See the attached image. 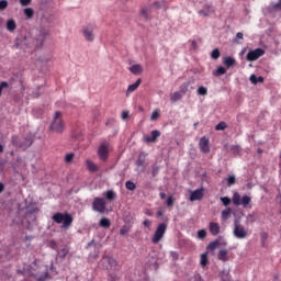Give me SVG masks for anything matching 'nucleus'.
Listing matches in <instances>:
<instances>
[{"label":"nucleus","mask_w":281,"mask_h":281,"mask_svg":"<svg viewBox=\"0 0 281 281\" xmlns=\"http://www.w3.org/2000/svg\"><path fill=\"white\" fill-rule=\"evenodd\" d=\"M52 218L57 225L63 223L61 229H69L70 226L74 225V216L69 213H55Z\"/></svg>","instance_id":"obj_1"},{"label":"nucleus","mask_w":281,"mask_h":281,"mask_svg":"<svg viewBox=\"0 0 281 281\" xmlns=\"http://www.w3.org/2000/svg\"><path fill=\"white\" fill-rule=\"evenodd\" d=\"M49 131L57 133L58 135H63V133H65V121L63 120V113L58 111L55 112L53 121L49 125Z\"/></svg>","instance_id":"obj_2"},{"label":"nucleus","mask_w":281,"mask_h":281,"mask_svg":"<svg viewBox=\"0 0 281 281\" xmlns=\"http://www.w3.org/2000/svg\"><path fill=\"white\" fill-rule=\"evenodd\" d=\"M232 201H233V205H236L237 207L241 205L245 210H247V207H249L251 203V196L249 195L240 196V193L235 192L233 194Z\"/></svg>","instance_id":"obj_3"},{"label":"nucleus","mask_w":281,"mask_h":281,"mask_svg":"<svg viewBox=\"0 0 281 281\" xmlns=\"http://www.w3.org/2000/svg\"><path fill=\"white\" fill-rule=\"evenodd\" d=\"M12 145L15 146V148H21V150H26V148H30L34 142L30 137H22L19 138V136H12L11 138Z\"/></svg>","instance_id":"obj_4"},{"label":"nucleus","mask_w":281,"mask_h":281,"mask_svg":"<svg viewBox=\"0 0 281 281\" xmlns=\"http://www.w3.org/2000/svg\"><path fill=\"white\" fill-rule=\"evenodd\" d=\"M168 231V224L166 223H160L155 233H154V236L151 237V243L154 245H157V243H159L164 236H166V232Z\"/></svg>","instance_id":"obj_5"},{"label":"nucleus","mask_w":281,"mask_h":281,"mask_svg":"<svg viewBox=\"0 0 281 281\" xmlns=\"http://www.w3.org/2000/svg\"><path fill=\"white\" fill-rule=\"evenodd\" d=\"M233 234L235 238H239L240 240L248 236L247 229H245V226H243L238 220L234 222Z\"/></svg>","instance_id":"obj_6"},{"label":"nucleus","mask_w":281,"mask_h":281,"mask_svg":"<svg viewBox=\"0 0 281 281\" xmlns=\"http://www.w3.org/2000/svg\"><path fill=\"white\" fill-rule=\"evenodd\" d=\"M81 32L83 38L89 43H93V41H95V34L93 33L95 32V24H88L83 26Z\"/></svg>","instance_id":"obj_7"},{"label":"nucleus","mask_w":281,"mask_h":281,"mask_svg":"<svg viewBox=\"0 0 281 281\" xmlns=\"http://www.w3.org/2000/svg\"><path fill=\"white\" fill-rule=\"evenodd\" d=\"M92 210L93 212H99V214H104L106 212V201L103 198H94Z\"/></svg>","instance_id":"obj_8"},{"label":"nucleus","mask_w":281,"mask_h":281,"mask_svg":"<svg viewBox=\"0 0 281 281\" xmlns=\"http://www.w3.org/2000/svg\"><path fill=\"white\" fill-rule=\"evenodd\" d=\"M265 56V49L257 48L254 50H250L247 53L246 58L249 60V63H254L255 60H258V58Z\"/></svg>","instance_id":"obj_9"},{"label":"nucleus","mask_w":281,"mask_h":281,"mask_svg":"<svg viewBox=\"0 0 281 281\" xmlns=\"http://www.w3.org/2000/svg\"><path fill=\"white\" fill-rule=\"evenodd\" d=\"M98 156L101 161H106V159H109V144L103 143L99 146Z\"/></svg>","instance_id":"obj_10"},{"label":"nucleus","mask_w":281,"mask_h":281,"mask_svg":"<svg viewBox=\"0 0 281 281\" xmlns=\"http://www.w3.org/2000/svg\"><path fill=\"white\" fill-rule=\"evenodd\" d=\"M102 265L104 269H116L117 267V261L113 257L105 256L102 259Z\"/></svg>","instance_id":"obj_11"},{"label":"nucleus","mask_w":281,"mask_h":281,"mask_svg":"<svg viewBox=\"0 0 281 281\" xmlns=\"http://www.w3.org/2000/svg\"><path fill=\"white\" fill-rule=\"evenodd\" d=\"M183 88H181V91H176L171 95V102H179L181 98H183V94H186V91H188V83L182 85Z\"/></svg>","instance_id":"obj_12"},{"label":"nucleus","mask_w":281,"mask_h":281,"mask_svg":"<svg viewBox=\"0 0 281 281\" xmlns=\"http://www.w3.org/2000/svg\"><path fill=\"white\" fill-rule=\"evenodd\" d=\"M199 147L201 153H203L204 155H207V153H210V139L205 136L202 137L200 139Z\"/></svg>","instance_id":"obj_13"},{"label":"nucleus","mask_w":281,"mask_h":281,"mask_svg":"<svg viewBox=\"0 0 281 281\" xmlns=\"http://www.w3.org/2000/svg\"><path fill=\"white\" fill-rule=\"evenodd\" d=\"M158 137H161V132H159L158 130H154V131H151L150 136L144 137V142H146L147 144H153V143L157 142Z\"/></svg>","instance_id":"obj_14"},{"label":"nucleus","mask_w":281,"mask_h":281,"mask_svg":"<svg viewBox=\"0 0 281 281\" xmlns=\"http://www.w3.org/2000/svg\"><path fill=\"white\" fill-rule=\"evenodd\" d=\"M203 189H198L194 191H191V195L189 198V201L194 202V201H201L203 199Z\"/></svg>","instance_id":"obj_15"},{"label":"nucleus","mask_w":281,"mask_h":281,"mask_svg":"<svg viewBox=\"0 0 281 281\" xmlns=\"http://www.w3.org/2000/svg\"><path fill=\"white\" fill-rule=\"evenodd\" d=\"M209 229L212 236H218V234H221V225L216 222H211L209 224Z\"/></svg>","instance_id":"obj_16"},{"label":"nucleus","mask_w":281,"mask_h":281,"mask_svg":"<svg viewBox=\"0 0 281 281\" xmlns=\"http://www.w3.org/2000/svg\"><path fill=\"white\" fill-rule=\"evenodd\" d=\"M86 166L89 170V172H98V170H100V167H98V165H95L92 160H86Z\"/></svg>","instance_id":"obj_17"},{"label":"nucleus","mask_w":281,"mask_h":281,"mask_svg":"<svg viewBox=\"0 0 281 281\" xmlns=\"http://www.w3.org/2000/svg\"><path fill=\"white\" fill-rule=\"evenodd\" d=\"M130 71L131 74H134L135 76L142 74V71H144V68L142 67V65H133L132 67H130Z\"/></svg>","instance_id":"obj_18"},{"label":"nucleus","mask_w":281,"mask_h":281,"mask_svg":"<svg viewBox=\"0 0 281 281\" xmlns=\"http://www.w3.org/2000/svg\"><path fill=\"white\" fill-rule=\"evenodd\" d=\"M217 258L222 262H227V260H229V257L227 256V250L226 249H221L218 251Z\"/></svg>","instance_id":"obj_19"},{"label":"nucleus","mask_w":281,"mask_h":281,"mask_svg":"<svg viewBox=\"0 0 281 281\" xmlns=\"http://www.w3.org/2000/svg\"><path fill=\"white\" fill-rule=\"evenodd\" d=\"M7 30L8 32H14L16 30V22L13 19L7 21Z\"/></svg>","instance_id":"obj_20"},{"label":"nucleus","mask_w":281,"mask_h":281,"mask_svg":"<svg viewBox=\"0 0 281 281\" xmlns=\"http://www.w3.org/2000/svg\"><path fill=\"white\" fill-rule=\"evenodd\" d=\"M139 85H142V79H137L135 83L130 85L127 88V93H133V91H136Z\"/></svg>","instance_id":"obj_21"},{"label":"nucleus","mask_w":281,"mask_h":281,"mask_svg":"<svg viewBox=\"0 0 281 281\" xmlns=\"http://www.w3.org/2000/svg\"><path fill=\"white\" fill-rule=\"evenodd\" d=\"M224 65L228 68L234 67L236 65V59L234 57H225Z\"/></svg>","instance_id":"obj_22"},{"label":"nucleus","mask_w":281,"mask_h":281,"mask_svg":"<svg viewBox=\"0 0 281 281\" xmlns=\"http://www.w3.org/2000/svg\"><path fill=\"white\" fill-rule=\"evenodd\" d=\"M100 227H104L105 229L111 227V220L103 217L99 222Z\"/></svg>","instance_id":"obj_23"},{"label":"nucleus","mask_w":281,"mask_h":281,"mask_svg":"<svg viewBox=\"0 0 281 281\" xmlns=\"http://www.w3.org/2000/svg\"><path fill=\"white\" fill-rule=\"evenodd\" d=\"M250 82L252 85H258V82H265V78L262 76L257 77L256 75H251Z\"/></svg>","instance_id":"obj_24"},{"label":"nucleus","mask_w":281,"mask_h":281,"mask_svg":"<svg viewBox=\"0 0 281 281\" xmlns=\"http://www.w3.org/2000/svg\"><path fill=\"white\" fill-rule=\"evenodd\" d=\"M116 198H117V194L115 193V191L113 190L106 191L105 199H108V201H115Z\"/></svg>","instance_id":"obj_25"},{"label":"nucleus","mask_w":281,"mask_h":281,"mask_svg":"<svg viewBox=\"0 0 281 281\" xmlns=\"http://www.w3.org/2000/svg\"><path fill=\"white\" fill-rule=\"evenodd\" d=\"M221 281H232V277L229 276V271L223 270L221 272Z\"/></svg>","instance_id":"obj_26"},{"label":"nucleus","mask_w":281,"mask_h":281,"mask_svg":"<svg viewBox=\"0 0 281 281\" xmlns=\"http://www.w3.org/2000/svg\"><path fill=\"white\" fill-rule=\"evenodd\" d=\"M207 252H204L201 255V260H200V265L201 267H207Z\"/></svg>","instance_id":"obj_27"},{"label":"nucleus","mask_w":281,"mask_h":281,"mask_svg":"<svg viewBox=\"0 0 281 281\" xmlns=\"http://www.w3.org/2000/svg\"><path fill=\"white\" fill-rule=\"evenodd\" d=\"M229 214H232V209L228 207L222 211V218L223 221H227L229 218Z\"/></svg>","instance_id":"obj_28"},{"label":"nucleus","mask_w":281,"mask_h":281,"mask_svg":"<svg viewBox=\"0 0 281 281\" xmlns=\"http://www.w3.org/2000/svg\"><path fill=\"white\" fill-rule=\"evenodd\" d=\"M160 116H161V113L159 112V110H155L151 113L150 120H151V122H157Z\"/></svg>","instance_id":"obj_29"},{"label":"nucleus","mask_w":281,"mask_h":281,"mask_svg":"<svg viewBox=\"0 0 281 281\" xmlns=\"http://www.w3.org/2000/svg\"><path fill=\"white\" fill-rule=\"evenodd\" d=\"M211 58H213V60H218V58H221V50H218V48L213 49L211 53Z\"/></svg>","instance_id":"obj_30"},{"label":"nucleus","mask_w":281,"mask_h":281,"mask_svg":"<svg viewBox=\"0 0 281 281\" xmlns=\"http://www.w3.org/2000/svg\"><path fill=\"white\" fill-rule=\"evenodd\" d=\"M225 74H227V69H225V67H223V66H220L216 69L214 76H225Z\"/></svg>","instance_id":"obj_31"},{"label":"nucleus","mask_w":281,"mask_h":281,"mask_svg":"<svg viewBox=\"0 0 281 281\" xmlns=\"http://www.w3.org/2000/svg\"><path fill=\"white\" fill-rule=\"evenodd\" d=\"M24 14L26 19H32L34 16V9L32 8L24 9Z\"/></svg>","instance_id":"obj_32"},{"label":"nucleus","mask_w":281,"mask_h":281,"mask_svg":"<svg viewBox=\"0 0 281 281\" xmlns=\"http://www.w3.org/2000/svg\"><path fill=\"white\" fill-rule=\"evenodd\" d=\"M125 188H126V190L133 191V190H135V188H137V186L135 184V182L128 180L125 182Z\"/></svg>","instance_id":"obj_33"},{"label":"nucleus","mask_w":281,"mask_h":281,"mask_svg":"<svg viewBox=\"0 0 281 281\" xmlns=\"http://www.w3.org/2000/svg\"><path fill=\"white\" fill-rule=\"evenodd\" d=\"M140 14H142V16H143L146 21H148V14H150V9H149V8H143V9L140 10Z\"/></svg>","instance_id":"obj_34"},{"label":"nucleus","mask_w":281,"mask_h":281,"mask_svg":"<svg viewBox=\"0 0 281 281\" xmlns=\"http://www.w3.org/2000/svg\"><path fill=\"white\" fill-rule=\"evenodd\" d=\"M220 201L223 203V205L225 207H227L228 205L232 204V199L227 198V196H223V198H220Z\"/></svg>","instance_id":"obj_35"},{"label":"nucleus","mask_w":281,"mask_h":281,"mask_svg":"<svg viewBox=\"0 0 281 281\" xmlns=\"http://www.w3.org/2000/svg\"><path fill=\"white\" fill-rule=\"evenodd\" d=\"M198 14H200V16H210L211 14H214V10H210V11H205L204 9L203 10H200L198 12Z\"/></svg>","instance_id":"obj_36"},{"label":"nucleus","mask_w":281,"mask_h":281,"mask_svg":"<svg viewBox=\"0 0 281 281\" xmlns=\"http://www.w3.org/2000/svg\"><path fill=\"white\" fill-rule=\"evenodd\" d=\"M225 128H227V123L223 121L215 126V131H225Z\"/></svg>","instance_id":"obj_37"},{"label":"nucleus","mask_w":281,"mask_h":281,"mask_svg":"<svg viewBox=\"0 0 281 281\" xmlns=\"http://www.w3.org/2000/svg\"><path fill=\"white\" fill-rule=\"evenodd\" d=\"M74 157H76V155L74 153L67 154L65 156V162L66 164H71V161H74Z\"/></svg>","instance_id":"obj_38"},{"label":"nucleus","mask_w":281,"mask_h":281,"mask_svg":"<svg viewBox=\"0 0 281 281\" xmlns=\"http://www.w3.org/2000/svg\"><path fill=\"white\" fill-rule=\"evenodd\" d=\"M198 95H207V88L201 86L198 88Z\"/></svg>","instance_id":"obj_39"},{"label":"nucleus","mask_w":281,"mask_h":281,"mask_svg":"<svg viewBox=\"0 0 281 281\" xmlns=\"http://www.w3.org/2000/svg\"><path fill=\"white\" fill-rule=\"evenodd\" d=\"M226 181H227V186H228V187L234 186V184L236 183V176H229V177L226 179Z\"/></svg>","instance_id":"obj_40"},{"label":"nucleus","mask_w":281,"mask_h":281,"mask_svg":"<svg viewBox=\"0 0 281 281\" xmlns=\"http://www.w3.org/2000/svg\"><path fill=\"white\" fill-rule=\"evenodd\" d=\"M207 236V232L205 229H200L198 232V238H200L201 240H203V238H205Z\"/></svg>","instance_id":"obj_41"},{"label":"nucleus","mask_w":281,"mask_h":281,"mask_svg":"<svg viewBox=\"0 0 281 281\" xmlns=\"http://www.w3.org/2000/svg\"><path fill=\"white\" fill-rule=\"evenodd\" d=\"M216 247H218V241L215 240L209 244L207 249H210L211 251H214Z\"/></svg>","instance_id":"obj_42"},{"label":"nucleus","mask_w":281,"mask_h":281,"mask_svg":"<svg viewBox=\"0 0 281 281\" xmlns=\"http://www.w3.org/2000/svg\"><path fill=\"white\" fill-rule=\"evenodd\" d=\"M175 205V196L170 195L168 199H167V206L168 207H172Z\"/></svg>","instance_id":"obj_43"},{"label":"nucleus","mask_w":281,"mask_h":281,"mask_svg":"<svg viewBox=\"0 0 281 281\" xmlns=\"http://www.w3.org/2000/svg\"><path fill=\"white\" fill-rule=\"evenodd\" d=\"M8 8V0H0V10L3 11Z\"/></svg>","instance_id":"obj_44"},{"label":"nucleus","mask_w":281,"mask_h":281,"mask_svg":"<svg viewBox=\"0 0 281 281\" xmlns=\"http://www.w3.org/2000/svg\"><path fill=\"white\" fill-rule=\"evenodd\" d=\"M67 254H69V250H67V248H63V249L59 251L60 258H65V256H67Z\"/></svg>","instance_id":"obj_45"},{"label":"nucleus","mask_w":281,"mask_h":281,"mask_svg":"<svg viewBox=\"0 0 281 281\" xmlns=\"http://www.w3.org/2000/svg\"><path fill=\"white\" fill-rule=\"evenodd\" d=\"M21 5L27 7L32 4V0H20Z\"/></svg>","instance_id":"obj_46"},{"label":"nucleus","mask_w":281,"mask_h":281,"mask_svg":"<svg viewBox=\"0 0 281 281\" xmlns=\"http://www.w3.org/2000/svg\"><path fill=\"white\" fill-rule=\"evenodd\" d=\"M47 278H49V273L46 272L45 274H43L40 278H37V281H46Z\"/></svg>","instance_id":"obj_47"},{"label":"nucleus","mask_w":281,"mask_h":281,"mask_svg":"<svg viewBox=\"0 0 281 281\" xmlns=\"http://www.w3.org/2000/svg\"><path fill=\"white\" fill-rule=\"evenodd\" d=\"M7 87H8V82L2 81V82L0 83V95H1V93L3 92V89H5Z\"/></svg>","instance_id":"obj_48"},{"label":"nucleus","mask_w":281,"mask_h":281,"mask_svg":"<svg viewBox=\"0 0 281 281\" xmlns=\"http://www.w3.org/2000/svg\"><path fill=\"white\" fill-rule=\"evenodd\" d=\"M136 166H144V159L142 157H138V159L136 160Z\"/></svg>","instance_id":"obj_49"},{"label":"nucleus","mask_w":281,"mask_h":281,"mask_svg":"<svg viewBox=\"0 0 281 281\" xmlns=\"http://www.w3.org/2000/svg\"><path fill=\"white\" fill-rule=\"evenodd\" d=\"M121 117L122 120H128V111H123Z\"/></svg>","instance_id":"obj_50"},{"label":"nucleus","mask_w":281,"mask_h":281,"mask_svg":"<svg viewBox=\"0 0 281 281\" xmlns=\"http://www.w3.org/2000/svg\"><path fill=\"white\" fill-rule=\"evenodd\" d=\"M120 234H121V236H126V234H128V229L123 227V228L120 229Z\"/></svg>","instance_id":"obj_51"},{"label":"nucleus","mask_w":281,"mask_h":281,"mask_svg":"<svg viewBox=\"0 0 281 281\" xmlns=\"http://www.w3.org/2000/svg\"><path fill=\"white\" fill-rule=\"evenodd\" d=\"M143 224L145 227H150V225H153V222H150L149 220H145Z\"/></svg>","instance_id":"obj_52"},{"label":"nucleus","mask_w":281,"mask_h":281,"mask_svg":"<svg viewBox=\"0 0 281 281\" xmlns=\"http://www.w3.org/2000/svg\"><path fill=\"white\" fill-rule=\"evenodd\" d=\"M204 10H205V12H210L211 10H214V8H212V5H210V4H206V5H204Z\"/></svg>","instance_id":"obj_53"},{"label":"nucleus","mask_w":281,"mask_h":281,"mask_svg":"<svg viewBox=\"0 0 281 281\" xmlns=\"http://www.w3.org/2000/svg\"><path fill=\"white\" fill-rule=\"evenodd\" d=\"M109 281H117V277L115 274H110Z\"/></svg>","instance_id":"obj_54"},{"label":"nucleus","mask_w":281,"mask_h":281,"mask_svg":"<svg viewBox=\"0 0 281 281\" xmlns=\"http://www.w3.org/2000/svg\"><path fill=\"white\" fill-rule=\"evenodd\" d=\"M3 190H5V184H3V182H0V194L1 192H3Z\"/></svg>","instance_id":"obj_55"},{"label":"nucleus","mask_w":281,"mask_h":281,"mask_svg":"<svg viewBox=\"0 0 281 281\" xmlns=\"http://www.w3.org/2000/svg\"><path fill=\"white\" fill-rule=\"evenodd\" d=\"M236 37H237V38H240V40L243 41L244 34H243L241 32H238V33L236 34Z\"/></svg>","instance_id":"obj_56"},{"label":"nucleus","mask_w":281,"mask_h":281,"mask_svg":"<svg viewBox=\"0 0 281 281\" xmlns=\"http://www.w3.org/2000/svg\"><path fill=\"white\" fill-rule=\"evenodd\" d=\"M145 214H146V216H153V211L147 210V211L145 212Z\"/></svg>","instance_id":"obj_57"},{"label":"nucleus","mask_w":281,"mask_h":281,"mask_svg":"<svg viewBox=\"0 0 281 281\" xmlns=\"http://www.w3.org/2000/svg\"><path fill=\"white\" fill-rule=\"evenodd\" d=\"M274 8H279V10H281V0H279V2L274 4Z\"/></svg>","instance_id":"obj_58"},{"label":"nucleus","mask_w":281,"mask_h":281,"mask_svg":"<svg viewBox=\"0 0 281 281\" xmlns=\"http://www.w3.org/2000/svg\"><path fill=\"white\" fill-rule=\"evenodd\" d=\"M159 196H160V199H166V193H164V192H161V193H159Z\"/></svg>","instance_id":"obj_59"},{"label":"nucleus","mask_w":281,"mask_h":281,"mask_svg":"<svg viewBox=\"0 0 281 281\" xmlns=\"http://www.w3.org/2000/svg\"><path fill=\"white\" fill-rule=\"evenodd\" d=\"M156 216H164V212H161V211H158L157 213H156Z\"/></svg>","instance_id":"obj_60"},{"label":"nucleus","mask_w":281,"mask_h":281,"mask_svg":"<svg viewBox=\"0 0 281 281\" xmlns=\"http://www.w3.org/2000/svg\"><path fill=\"white\" fill-rule=\"evenodd\" d=\"M153 5L154 8H159V2H154Z\"/></svg>","instance_id":"obj_61"},{"label":"nucleus","mask_w":281,"mask_h":281,"mask_svg":"<svg viewBox=\"0 0 281 281\" xmlns=\"http://www.w3.org/2000/svg\"><path fill=\"white\" fill-rule=\"evenodd\" d=\"M257 153H258L259 155H262V149H261V148H258V149H257Z\"/></svg>","instance_id":"obj_62"},{"label":"nucleus","mask_w":281,"mask_h":281,"mask_svg":"<svg viewBox=\"0 0 281 281\" xmlns=\"http://www.w3.org/2000/svg\"><path fill=\"white\" fill-rule=\"evenodd\" d=\"M0 153H3V145H0Z\"/></svg>","instance_id":"obj_63"},{"label":"nucleus","mask_w":281,"mask_h":281,"mask_svg":"<svg viewBox=\"0 0 281 281\" xmlns=\"http://www.w3.org/2000/svg\"><path fill=\"white\" fill-rule=\"evenodd\" d=\"M93 240L88 244V247H91L93 245Z\"/></svg>","instance_id":"obj_64"}]
</instances>
